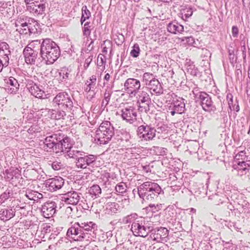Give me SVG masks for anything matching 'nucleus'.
<instances>
[{"label": "nucleus", "mask_w": 250, "mask_h": 250, "mask_svg": "<svg viewBox=\"0 0 250 250\" xmlns=\"http://www.w3.org/2000/svg\"><path fill=\"white\" fill-rule=\"evenodd\" d=\"M53 104L58 109L64 111L71 105V101L67 94L60 93L54 98Z\"/></svg>", "instance_id": "nucleus-2"}, {"label": "nucleus", "mask_w": 250, "mask_h": 250, "mask_svg": "<svg viewBox=\"0 0 250 250\" xmlns=\"http://www.w3.org/2000/svg\"><path fill=\"white\" fill-rule=\"evenodd\" d=\"M21 31H24L25 32H19L21 34H27L28 32L29 33H35L37 30L36 28H33L32 24L29 23V25L28 26V28L27 27H21Z\"/></svg>", "instance_id": "nucleus-24"}, {"label": "nucleus", "mask_w": 250, "mask_h": 250, "mask_svg": "<svg viewBox=\"0 0 250 250\" xmlns=\"http://www.w3.org/2000/svg\"><path fill=\"white\" fill-rule=\"evenodd\" d=\"M40 44V42L39 40H35L32 41L27 47H30L31 48L32 47L34 48L36 45L39 46Z\"/></svg>", "instance_id": "nucleus-37"}, {"label": "nucleus", "mask_w": 250, "mask_h": 250, "mask_svg": "<svg viewBox=\"0 0 250 250\" xmlns=\"http://www.w3.org/2000/svg\"><path fill=\"white\" fill-rule=\"evenodd\" d=\"M161 190V188L159 186V185L157 183L152 182V184H150V187L149 188V189L147 191L148 192H156L157 193H159Z\"/></svg>", "instance_id": "nucleus-26"}, {"label": "nucleus", "mask_w": 250, "mask_h": 250, "mask_svg": "<svg viewBox=\"0 0 250 250\" xmlns=\"http://www.w3.org/2000/svg\"><path fill=\"white\" fill-rule=\"evenodd\" d=\"M30 92L33 96L38 98H42L44 95V91L36 85H34L31 87Z\"/></svg>", "instance_id": "nucleus-17"}, {"label": "nucleus", "mask_w": 250, "mask_h": 250, "mask_svg": "<svg viewBox=\"0 0 250 250\" xmlns=\"http://www.w3.org/2000/svg\"><path fill=\"white\" fill-rule=\"evenodd\" d=\"M190 38L192 39V40H193V38L191 37H185L184 39L182 40V41H184L185 40H187V39H189Z\"/></svg>", "instance_id": "nucleus-48"}, {"label": "nucleus", "mask_w": 250, "mask_h": 250, "mask_svg": "<svg viewBox=\"0 0 250 250\" xmlns=\"http://www.w3.org/2000/svg\"><path fill=\"white\" fill-rule=\"evenodd\" d=\"M91 29L90 22L87 21L85 22L83 27V36L86 37H89L91 34Z\"/></svg>", "instance_id": "nucleus-22"}, {"label": "nucleus", "mask_w": 250, "mask_h": 250, "mask_svg": "<svg viewBox=\"0 0 250 250\" xmlns=\"http://www.w3.org/2000/svg\"><path fill=\"white\" fill-rule=\"evenodd\" d=\"M140 49L139 45L137 43H135L132 47V49L130 52V55L134 58L137 57L140 54Z\"/></svg>", "instance_id": "nucleus-23"}, {"label": "nucleus", "mask_w": 250, "mask_h": 250, "mask_svg": "<svg viewBox=\"0 0 250 250\" xmlns=\"http://www.w3.org/2000/svg\"><path fill=\"white\" fill-rule=\"evenodd\" d=\"M27 9L30 13L38 15L43 13L45 9V6L44 4H38L37 1H35L27 4Z\"/></svg>", "instance_id": "nucleus-10"}, {"label": "nucleus", "mask_w": 250, "mask_h": 250, "mask_svg": "<svg viewBox=\"0 0 250 250\" xmlns=\"http://www.w3.org/2000/svg\"><path fill=\"white\" fill-rule=\"evenodd\" d=\"M145 101H146V100H145V97L144 96V97H143V99L141 100V101H142V102H145Z\"/></svg>", "instance_id": "nucleus-51"}, {"label": "nucleus", "mask_w": 250, "mask_h": 250, "mask_svg": "<svg viewBox=\"0 0 250 250\" xmlns=\"http://www.w3.org/2000/svg\"><path fill=\"white\" fill-rule=\"evenodd\" d=\"M152 183V182H146L141 185L140 188L143 189L144 191H147L149 189V188L150 187V184Z\"/></svg>", "instance_id": "nucleus-33"}, {"label": "nucleus", "mask_w": 250, "mask_h": 250, "mask_svg": "<svg viewBox=\"0 0 250 250\" xmlns=\"http://www.w3.org/2000/svg\"><path fill=\"white\" fill-rule=\"evenodd\" d=\"M90 194L96 196L101 193L102 190L100 186L97 185H94L89 189Z\"/></svg>", "instance_id": "nucleus-20"}, {"label": "nucleus", "mask_w": 250, "mask_h": 250, "mask_svg": "<svg viewBox=\"0 0 250 250\" xmlns=\"http://www.w3.org/2000/svg\"><path fill=\"white\" fill-rule=\"evenodd\" d=\"M183 12L185 17L188 18L192 15L193 11L191 8L188 7L184 9Z\"/></svg>", "instance_id": "nucleus-32"}, {"label": "nucleus", "mask_w": 250, "mask_h": 250, "mask_svg": "<svg viewBox=\"0 0 250 250\" xmlns=\"http://www.w3.org/2000/svg\"><path fill=\"white\" fill-rule=\"evenodd\" d=\"M91 16V13L87 9L86 6H83L82 8V17L81 22L82 24L86 20L89 19Z\"/></svg>", "instance_id": "nucleus-18"}, {"label": "nucleus", "mask_w": 250, "mask_h": 250, "mask_svg": "<svg viewBox=\"0 0 250 250\" xmlns=\"http://www.w3.org/2000/svg\"><path fill=\"white\" fill-rule=\"evenodd\" d=\"M2 69V64L0 62V71H1Z\"/></svg>", "instance_id": "nucleus-50"}, {"label": "nucleus", "mask_w": 250, "mask_h": 250, "mask_svg": "<svg viewBox=\"0 0 250 250\" xmlns=\"http://www.w3.org/2000/svg\"><path fill=\"white\" fill-rule=\"evenodd\" d=\"M152 77V74L149 73H145L143 75V80L145 82H149V79H151V78Z\"/></svg>", "instance_id": "nucleus-36"}, {"label": "nucleus", "mask_w": 250, "mask_h": 250, "mask_svg": "<svg viewBox=\"0 0 250 250\" xmlns=\"http://www.w3.org/2000/svg\"><path fill=\"white\" fill-rule=\"evenodd\" d=\"M7 83L10 84L12 86H16L17 84V82L14 78L9 79L7 81Z\"/></svg>", "instance_id": "nucleus-39"}, {"label": "nucleus", "mask_w": 250, "mask_h": 250, "mask_svg": "<svg viewBox=\"0 0 250 250\" xmlns=\"http://www.w3.org/2000/svg\"><path fill=\"white\" fill-rule=\"evenodd\" d=\"M90 82L89 83H91V84H93V83H95L96 81V78L95 76H92L90 78Z\"/></svg>", "instance_id": "nucleus-43"}, {"label": "nucleus", "mask_w": 250, "mask_h": 250, "mask_svg": "<svg viewBox=\"0 0 250 250\" xmlns=\"http://www.w3.org/2000/svg\"><path fill=\"white\" fill-rule=\"evenodd\" d=\"M92 84H91V83H88L86 87L85 88L84 90L87 92H89L91 90Z\"/></svg>", "instance_id": "nucleus-42"}, {"label": "nucleus", "mask_w": 250, "mask_h": 250, "mask_svg": "<svg viewBox=\"0 0 250 250\" xmlns=\"http://www.w3.org/2000/svg\"><path fill=\"white\" fill-rule=\"evenodd\" d=\"M106 139L107 140H110L111 139V137H112V132H111V131H110V134L106 135Z\"/></svg>", "instance_id": "nucleus-47"}, {"label": "nucleus", "mask_w": 250, "mask_h": 250, "mask_svg": "<svg viewBox=\"0 0 250 250\" xmlns=\"http://www.w3.org/2000/svg\"><path fill=\"white\" fill-rule=\"evenodd\" d=\"M244 154L243 151H241L235 155V158L237 160H239L240 156H244Z\"/></svg>", "instance_id": "nucleus-41"}, {"label": "nucleus", "mask_w": 250, "mask_h": 250, "mask_svg": "<svg viewBox=\"0 0 250 250\" xmlns=\"http://www.w3.org/2000/svg\"><path fill=\"white\" fill-rule=\"evenodd\" d=\"M148 84L150 86V88L153 89V90L155 91L159 84V82L155 78H153L152 79L150 80Z\"/></svg>", "instance_id": "nucleus-28"}, {"label": "nucleus", "mask_w": 250, "mask_h": 250, "mask_svg": "<svg viewBox=\"0 0 250 250\" xmlns=\"http://www.w3.org/2000/svg\"><path fill=\"white\" fill-rule=\"evenodd\" d=\"M231 32L233 37H237L239 33L238 27L236 26H233L232 27Z\"/></svg>", "instance_id": "nucleus-35"}, {"label": "nucleus", "mask_w": 250, "mask_h": 250, "mask_svg": "<svg viewBox=\"0 0 250 250\" xmlns=\"http://www.w3.org/2000/svg\"><path fill=\"white\" fill-rule=\"evenodd\" d=\"M125 89L128 92L133 93L136 92L141 87L140 82L139 80L133 79H127L124 84Z\"/></svg>", "instance_id": "nucleus-7"}, {"label": "nucleus", "mask_w": 250, "mask_h": 250, "mask_svg": "<svg viewBox=\"0 0 250 250\" xmlns=\"http://www.w3.org/2000/svg\"><path fill=\"white\" fill-rule=\"evenodd\" d=\"M115 189L117 192L123 193L126 190V186L124 183H121L116 186Z\"/></svg>", "instance_id": "nucleus-30"}, {"label": "nucleus", "mask_w": 250, "mask_h": 250, "mask_svg": "<svg viewBox=\"0 0 250 250\" xmlns=\"http://www.w3.org/2000/svg\"><path fill=\"white\" fill-rule=\"evenodd\" d=\"M42 211L43 216L49 218L55 212V209L52 203H45L42 206Z\"/></svg>", "instance_id": "nucleus-13"}, {"label": "nucleus", "mask_w": 250, "mask_h": 250, "mask_svg": "<svg viewBox=\"0 0 250 250\" xmlns=\"http://www.w3.org/2000/svg\"><path fill=\"white\" fill-rule=\"evenodd\" d=\"M25 62L29 64H34L36 61L37 54L30 47H26L23 50Z\"/></svg>", "instance_id": "nucleus-11"}, {"label": "nucleus", "mask_w": 250, "mask_h": 250, "mask_svg": "<svg viewBox=\"0 0 250 250\" xmlns=\"http://www.w3.org/2000/svg\"><path fill=\"white\" fill-rule=\"evenodd\" d=\"M171 114L173 116L175 114V112L174 111H171Z\"/></svg>", "instance_id": "nucleus-52"}, {"label": "nucleus", "mask_w": 250, "mask_h": 250, "mask_svg": "<svg viewBox=\"0 0 250 250\" xmlns=\"http://www.w3.org/2000/svg\"><path fill=\"white\" fill-rule=\"evenodd\" d=\"M80 196L75 191L68 192L63 194L62 200L67 204L76 205L79 201Z\"/></svg>", "instance_id": "nucleus-9"}, {"label": "nucleus", "mask_w": 250, "mask_h": 250, "mask_svg": "<svg viewBox=\"0 0 250 250\" xmlns=\"http://www.w3.org/2000/svg\"><path fill=\"white\" fill-rule=\"evenodd\" d=\"M29 25V23L24 21L22 19H18L15 21V26L16 27V30L19 32H24V31H21V27H27L28 28V26Z\"/></svg>", "instance_id": "nucleus-19"}, {"label": "nucleus", "mask_w": 250, "mask_h": 250, "mask_svg": "<svg viewBox=\"0 0 250 250\" xmlns=\"http://www.w3.org/2000/svg\"><path fill=\"white\" fill-rule=\"evenodd\" d=\"M60 142H59V145L58 146V153L64 151L68 152L72 147L70 139L68 137L61 138L60 135Z\"/></svg>", "instance_id": "nucleus-8"}, {"label": "nucleus", "mask_w": 250, "mask_h": 250, "mask_svg": "<svg viewBox=\"0 0 250 250\" xmlns=\"http://www.w3.org/2000/svg\"><path fill=\"white\" fill-rule=\"evenodd\" d=\"M161 1L164 2H168L169 1H171V0H159Z\"/></svg>", "instance_id": "nucleus-49"}, {"label": "nucleus", "mask_w": 250, "mask_h": 250, "mask_svg": "<svg viewBox=\"0 0 250 250\" xmlns=\"http://www.w3.org/2000/svg\"><path fill=\"white\" fill-rule=\"evenodd\" d=\"M63 184L64 180L61 177L48 179L45 183L47 190L50 191H54L60 189Z\"/></svg>", "instance_id": "nucleus-6"}, {"label": "nucleus", "mask_w": 250, "mask_h": 250, "mask_svg": "<svg viewBox=\"0 0 250 250\" xmlns=\"http://www.w3.org/2000/svg\"><path fill=\"white\" fill-rule=\"evenodd\" d=\"M131 230L135 236L145 237L149 232V228L145 227L142 222L137 221L132 223Z\"/></svg>", "instance_id": "nucleus-5"}, {"label": "nucleus", "mask_w": 250, "mask_h": 250, "mask_svg": "<svg viewBox=\"0 0 250 250\" xmlns=\"http://www.w3.org/2000/svg\"><path fill=\"white\" fill-rule=\"evenodd\" d=\"M41 53L42 57L50 64L56 61L60 56L59 47L55 42L48 39L43 41Z\"/></svg>", "instance_id": "nucleus-1"}, {"label": "nucleus", "mask_w": 250, "mask_h": 250, "mask_svg": "<svg viewBox=\"0 0 250 250\" xmlns=\"http://www.w3.org/2000/svg\"><path fill=\"white\" fill-rule=\"evenodd\" d=\"M137 135L142 141H150L156 135V130L147 125H142L138 127Z\"/></svg>", "instance_id": "nucleus-3"}, {"label": "nucleus", "mask_w": 250, "mask_h": 250, "mask_svg": "<svg viewBox=\"0 0 250 250\" xmlns=\"http://www.w3.org/2000/svg\"><path fill=\"white\" fill-rule=\"evenodd\" d=\"M76 165L78 167H80L81 168H85L87 167V164L86 163V160H85L84 157H80L79 158L77 162L76 163Z\"/></svg>", "instance_id": "nucleus-27"}, {"label": "nucleus", "mask_w": 250, "mask_h": 250, "mask_svg": "<svg viewBox=\"0 0 250 250\" xmlns=\"http://www.w3.org/2000/svg\"><path fill=\"white\" fill-rule=\"evenodd\" d=\"M237 164L239 166L238 168H239V170H242V171L245 170L246 169H248L250 167L249 165L247 164L244 161L239 162L237 163Z\"/></svg>", "instance_id": "nucleus-31"}, {"label": "nucleus", "mask_w": 250, "mask_h": 250, "mask_svg": "<svg viewBox=\"0 0 250 250\" xmlns=\"http://www.w3.org/2000/svg\"><path fill=\"white\" fill-rule=\"evenodd\" d=\"M209 96L204 92H200V94L199 96V98L201 101V103L206 100L207 97H208Z\"/></svg>", "instance_id": "nucleus-34"}, {"label": "nucleus", "mask_w": 250, "mask_h": 250, "mask_svg": "<svg viewBox=\"0 0 250 250\" xmlns=\"http://www.w3.org/2000/svg\"><path fill=\"white\" fill-rule=\"evenodd\" d=\"M212 105V101L209 97H207L206 100L201 103V105L205 111H208V108L210 107Z\"/></svg>", "instance_id": "nucleus-25"}, {"label": "nucleus", "mask_w": 250, "mask_h": 250, "mask_svg": "<svg viewBox=\"0 0 250 250\" xmlns=\"http://www.w3.org/2000/svg\"><path fill=\"white\" fill-rule=\"evenodd\" d=\"M78 234L79 229L76 228L75 227L70 228L67 231L68 236L71 237L75 241H82L83 237L81 236H78Z\"/></svg>", "instance_id": "nucleus-15"}, {"label": "nucleus", "mask_w": 250, "mask_h": 250, "mask_svg": "<svg viewBox=\"0 0 250 250\" xmlns=\"http://www.w3.org/2000/svg\"><path fill=\"white\" fill-rule=\"evenodd\" d=\"M101 61L103 62V58H102V57H101Z\"/></svg>", "instance_id": "nucleus-55"}, {"label": "nucleus", "mask_w": 250, "mask_h": 250, "mask_svg": "<svg viewBox=\"0 0 250 250\" xmlns=\"http://www.w3.org/2000/svg\"><path fill=\"white\" fill-rule=\"evenodd\" d=\"M85 160H86V163L87 164V166L94 162V159L93 157H88L86 156L84 157Z\"/></svg>", "instance_id": "nucleus-38"}, {"label": "nucleus", "mask_w": 250, "mask_h": 250, "mask_svg": "<svg viewBox=\"0 0 250 250\" xmlns=\"http://www.w3.org/2000/svg\"><path fill=\"white\" fill-rule=\"evenodd\" d=\"M102 46V53L104 55L107 54L109 49H111L112 46V43L110 40H107L104 42Z\"/></svg>", "instance_id": "nucleus-21"}, {"label": "nucleus", "mask_w": 250, "mask_h": 250, "mask_svg": "<svg viewBox=\"0 0 250 250\" xmlns=\"http://www.w3.org/2000/svg\"><path fill=\"white\" fill-rule=\"evenodd\" d=\"M52 77H57V74L59 75L60 77L62 76V78H58L59 81H62L63 80L67 79L69 77V73L66 70H62L61 72H58L56 69H52L50 71Z\"/></svg>", "instance_id": "nucleus-16"}, {"label": "nucleus", "mask_w": 250, "mask_h": 250, "mask_svg": "<svg viewBox=\"0 0 250 250\" xmlns=\"http://www.w3.org/2000/svg\"><path fill=\"white\" fill-rule=\"evenodd\" d=\"M167 31L172 34H176L181 33L184 31V26L177 22H171L167 27Z\"/></svg>", "instance_id": "nucleus-14"}, {"label": "nucleus", "mask_w": 250, "mask_h": 250, "mask_svg": "<svg viewBox=\"0 0 250 250\" xmlns=\"http://www.w3.org/2000/svg\"><path fill=\"white\" fill-rule=\"evenodd\" d=\"M147 95V93L146 92L144 93V95Z\"/></svg>", "instance_id": "nucleus-53"}, {"label": "nucleus", "mask_w": 250, "mask_h": 250, "mask_svg": "<svg viewBox=\"0 0 250 250\" xmlns=\"http://www.w3.org/2000/svg\"><path fill=\"white\" fill-rule=\"evenodd\" d=\"M3 213L5 215V217H3V216H0L1 220H8L14 216L13 213L8 210H3Z\"/></svg>", "instance_id": "nucleus-29"}, {"label": "nucleus", "mask_w": 250, "mask_h": 250, "mask_svg": "<svg viewBox=\"0 0 250 250\" xmlns=\"http://www.w3.org/2000/svg\"><path fill=\"white\" fill-rule=\"evenodd\" d=\"M109 100H110V96H109V94H107V96H106V94H105L104 98L103 101V104H105L106 105L108 104Z\"/></svg>", "instance_id": "nucleus-40"}, {"label": "nucleus", "mask_w": 250, "mask_h": 250, "mask_svg": "<svg viewBox=\"0 0 250 250\" xmlns=\"http://www.w3.org/2000/svg\"><path fill=\"white\" fill-rule=\"evenodd\" d=\"M101 55H101V54L99 55V56H98V58H99Z\"/></svg>", "instance_id": "nucleus-56"}, {"label": "nucleus", "mask_w": 250, "mask_h": 250, "mask_svg": "<svg viewBox=\"0 0 250 250\" xmlns=\"http://www.w3.org/2000/svg\"><path fill=\"white\" fill-rule=\"evenodd\" d=\"M68 208V209H70V210H71V208H70V207L68 208Z\"/></svg>", "instance_id": "nucleus-54"}, {"label": "nucleus", "mask_w": 250, "mask_h": 250, "mask_svg": "<svg viewBox=\"0 0 250 250\" xmlns=\"http://www.w3.org/2000/svg\"><path fill=\"white\" fill-rule=\"evenodd\" d=\"M60 141V135L54 134L47 137L44 142V148L47 151H53L56 153L58 152V146Z\"/></svg>", "instance_id": "nucleus-4"}, {"label": "nucleus", "mask_w": 250, "mask_h": 250, "mask_svg": "<svg viewBox=\"0 0 250 250\" xmlns=\"http://www.w3.org/2000/svg\"><path fill=\"white\" fill-rule=\"evenodd\" d=\"M110 76L108 73H107L105 75L104 79L106 81H108L110 79Z\"/></svg>", "instance_id": "nucleus-46"}, {"label": "nucleus", "mask_w": 250, "mask_h": 250, "mask_svg": "<svg viewBox=\"0 0 250 250\" xmlns=\"http://www.w3.org/2000/svg\"><path fill=\"white\" fill-rule=\"evenodd\" d=\"M137 113L133 108H125L122 110V117L127 122L132 123L136 119Z\"/></svg>", "instance_id": "nucleus-12"}, {"label": "nucleus", "mask_w": 250, "mask_h": 250, "mask_svg": "<svg viewBox=\"0 0 250 250\" xmlns=\"http://www.w3.org/2000/svg\"><path fill=\"white\" fill-rule=\"evenodd\" d=\"M52 167L55 170H58L60 168V167L59 165L57 166L55 164L53 163L52 164Z\"/></svg>", "instance_id": "nucleus-44"}, {"label": "nucleus", "mask_w": 250, "mask_h": 250, "mask_svg": "<svg viewBox=\"0 0 250 250\" xmlns=\"http://www.w3.org/2000/svg\"><path fill=\"white\" fill-rule=\"evenodd\" d=\"M160 231L164 232L165 233V235H167L168 234V230L166 228H162L161 230H160Z\"/></svg>", "instance_id": "nucleus-45"}]
</instances>
